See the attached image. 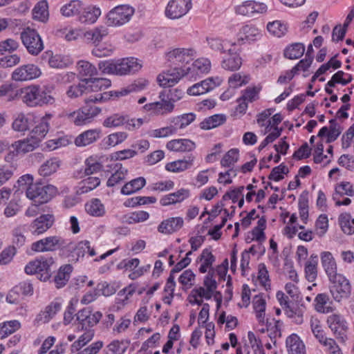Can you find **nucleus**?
I'll return each mask as SVG.
<instances>
[{"instance_id":"11","label":"nucleus","mask_w":354,"mask_h":354,"mask_svg":"<svg viewBox=\"0 0 354 354\" xmlns=\"http://www.w3.org/2000/svg\"><path fill=\"white\" fill-rule=\"evenodd\" d=\"M277 299H278L280 305L282 306L286 315L294 319V322L297 324H301L303 323V315H304V306H299L298 305H292L289 302L288 297L286 296L282 291H278L276 295Z\"/></svg>"},{"instance_id":"35","label":"nucleus","mask_w":354,"mask_h":354,"mask_svg":"<svg viewBox=\"0 0 354 354\" xmlns=\"http://www.w3.org/2000/svg\"><path fill=\"white\" fill-rule=\"evenodd\" d=\"M109 34L108 29L104 26L97 27L84 33V38L88 43L97 46L102 39Z\"/></svg>"},{"instance_id":"12","label":"nucleus","mask_w":354,"mask_h":354,"mask_svg":"<svg viewBox=\"0 0 354 354\" xmlns=\"http://www.w3.org/2000/svg\"><path fill=\"white\" fill-rule=\"evenodd\" d=\"M192 8V0H171L166 7L165 15L169 19L184 16Z\"/></svg>"},{"instance_id":"17","label":"nucleus","mask_w":354,"mask_h":354,"mask_svg":"<svg viewBox=\"0 0 354 354\" xmlns=\"http://www.w3.org/2000/svg\"><path fill=\"white\" fill-rule=\"evenodd\" d=\"M221 80L219 77H209L199 83L195 84L187 89L190 95H199L207 93L220 85Z\"/></svg>"},{"instance_id":"49","label":"nucleus","mask_w":354,"mask_h":354,"mask_svg":"<svg viewBox=\"0 0 354 354\" xmlns=\"http://www.w3.org/2000/svg\"><path fill=\"white\" fill-rule=\"evenodd\" d=\"M48 64L51 68H64L72 64V60L68 56L61 55H51Z\"/></svg>"},{"instance_id":"60","label":"nucleus","mask_w":354,"mask_h":354,"mask_svg":"<svg viewBox=\"0 0 354 354\" xmlns=\"http://www.w3.org/2000/svg\"><path fill=\"white\" fill-rule=\"evenodd\" d=\"M338 221L342 231L345 234H352L354 233V226L350 222V214H341L338 218Z\"/></svg>"},{"instance_id":"62","label":"nucleus","mask_w":354,"mask_h":354,"mask_svg":"<svg viewBox=\"0 0 354 354\" xmlns=\"http://www.w3.org/2000/svg\"><path fill=\"white\" fill-rule=\"evenodd\" d=\"M317 261H308L305 266L306 278L310 282L314 281L317 276Z\"/></svg>"},{"instance_id":"28","label":"nucleus","mask_w":354,"mask_h":354,"mask_svg":"<svg viewBox=\"0 0 354 354\" xmlns=\"http://www.w3.org/2000/svg\"><path fill=\"white\" fill-rule=\"evenodd\" d=\"M322 266L328 279L338 274L336 261L330 252H322L320 254Z\"/></svg>"},{"instance_id":"15","label":"nucleus","mask_w":354,"mask_h":354,"mask_svg":"<svg viewBox=\"0 0 354 354\" xmlns=\"http://www.w3.org/2000/svg\"><path fill=\"white\" fill-rule=\"evenodd\" d=\"M327 324L335 337L344 342L346 339L347 323L344 318L338 314L328 317Z\"/></svg>"},{"instance_id":"56","label":"nucleus","mask_w":354,"mask_h":354,"mask_svg":"<svg viewBox=\"0 0 354 354\" xmlns=\"http://www.w3.org/2000/svg\"><path fill=\"white\" fill-rule=\"evenodd\" d=\"M268 32L274 36L281 37L287 32V26L280 21L269 22L267 25Z\"/></svg>"},{"instance_id":"42","label":"nucleus","mask_w":354,"mask_h":354,"mask_svg":"<svg viewBox=\"0 0 354 354\" xmlns=\"http://www.w3.org/2000/svg\"><path fill=\"white\" fill-rule=\"evenodd\" d=\"M48 6L46 0L39 1L32 10L34 19L41 22H46L48 19Z\"/></svg>"},{"instance_id":"22","label":"nucleus","mask_w":354,"mask_h":354,"mask_svg":"<svg viewBox=\"0 0 354 354\" xmlns=\"http://www.w3.org/2000/svg\"><path fill=\"white\" fill-rule=\"evenodd\" d=\"M39 143L35 140L31 136L26 139L21 140L15 142L11 145L10 152L13 155H18L20 153H26L33 151L35 149L38 147Z\"/></svg>"},{"instance_id":"29","label":"nucleus","mask_w":354,"mask_h":354,"mask_svg":"<svg viewBox=\"0 0 354 354\" xmlns=\"http://www.w3.org/2000/svg\"><path fill=\"white\" fill-rule=\"evenodd\" d=\"M166 147L170 151L189 152L196 148V144L189 139H175L168 142Z\"/></svg>"},{"instance_id":"43","label":"nucleus","mask_w":354,"mask_h":354,"mask_svg":"<svg viewBox=\"0 0 354 354\" xmlns=\"http://www.w3.org/2000/svg\"><path fill=\"white\" fill-rule=\"evenodd\" d=\"M146 184V180L143 177L136 178L127 183L121 189V194L130 195L141 189Z\"/></svg>"},{"instance_id":"37","label":"nucleus","mask_w":354,"mask_h":354,"mask_svg":"<svg viewBox=\"0 0 354 354\" xmlns=\"http://www.w3.org/2000/svg\"><path fill=\"white\" fill-rule=\"evenodd\" d=\"M226 115L224 114H215L210 117L205 118L201 123L200 127L204 130H209L216 128L226 121Z\"/></svg>"},{"instance_id":"33","label":"nucleus","mask_w":354,"mask_h":354,"mask_svg":"<svg viewBox=\"0 0 354 354\" xmlns=\"http://www.w3.org/2000/svg\"><path fill=\"white\" fill-rule=\"evenodd\" d=\"M194 156L189 155L187 158L178 160L167 163L165 165L166 170L171 172H180L189 169L193 165Z\"/></svg>"},{"instance_id":"31","label":"nucleus","mask_w":354,"mask_h":354,"mask_svg":"<svg viewBox=\"0 0 354 354\" xmlns=\"http://www.w3.org/2000/svg\"><path fill=\"white\" fill-rule=\"evenodd\" d=\"M288 354H306L305 345L296 334L288 336L286 341Z\"/></svg>"},{"instance_id":"41","label":"nucleus","mask_w":354,"mask_h":354,"mask_svg":"<svg viewBox=\"0 0 354 354\" xmlns=\"http://www.w3.org/2000/svg\"><path fill=\"white\" fill-rule=\"evenodd\" d=\"M239 35L238 43L241 44L243 41H251L257 39V37L260 36V32L254 26L246 25L241 28Z\"/></svg>"},{"instance_id":"52","label":"nucleus","mask_w":354,"mask_h":354,"mask_svg":"<svg viewBox=\"0 0 354 354\" xmlns=\"http://www.w3.org/2000/svg\"><path fill=\"white\" fill-rule=\"evenodd\" d=\"M100 183L99 178L89 176L80 183L78 192L80 194L87 193L96 188Z\"/></svg>"},{"instance_id":"26","label":"nucleus","mask_w":354,"mask_h":354,"mask_svg":"<svg viewBox=\"0 0 354 354\" xmlns=\"http://www.w3.org/2000/svg\"><path fill=\"white\" fill-rule=\"evenodd\" d=\"M51 114H46L41 119L30 132V136L39 143L44 138L49 131V120L51 119Z\"/></svg>"},{"instance_id":"27","label":"nucleus","mask_w":354,"mask_h":354,"mask_svg":"<svg viewBox=\"0 0 354 354\" xmlns=\"http://www.w3.org/2000/svg\"><path fill=\"white\" fill-rule=\"evenodd\" d=\"M210 67V61L207 58L202 57L196 59L191 66H185V70L187 75L189 77H193L195 74H203L209 72Z\"/></svg>"},{"instance_id":"61","label":"nucleus","mask_w":354,"mask_h":354,"mask_svg":"<svg viewBox=\"0 0 354 354\" xmlns=\"http://www.w3.org/2000/svg\"><path fill=\"white\" fill-rule=\"evenodd\" d=\"M239 159V150L232 149L229 150L221 160V165L225 167L233 165Z\"/></svg>"},{"instance_id":"6","label":"nucleus","mask_w":354,"mask_h":354,"mask_svg":"<svg viewBox=\"0 0 354 354\" xmlns=\"http://www.w3.org/2000/svg\"><path fill=\"white\" fill-rule=\"evenodd\" d=\"M101 108L85 99V105L79 110L66 113V116L77 126L90 123L101 112Z\"/></svg>"},{"instance_id":"58","label":"nucleus","mask_w":354,"mask_h":354,"mask_svg":"<svg viewBox=\"0 0 354 354\" xmlns=\"http://www.w3.org/2000/svg\"><path fill=\"white\" fill-rule=\"evenodd\" d=\"M266 305V301L261 296H254L253 299V306L255 312L257 313V317L259 322H261L264 318Z\"/></svg>"},{"instance_id":"23","label":"nucleus","mask_w":354,"mask_h":354,"mask_svg":"<svg viewBox=\"0 0 354 354\" xmlns=\"http://www.w3.org/2000/svg\"><path fill=\"white\" fill-rule=\"evenodd\" d=\"M101 134L102 131L100 129L86 130L76 137L75 144L77 147H86L98 140Z\"/></svg>"},{"instance_id":"57","label":"nucleus","mask_w":354,"mask_h":354,"mask_svg":"<svg viewBox=\"0 0 354 354\" xmlns=\"http://www.w3.org/2000/svg\"><path fill=\"white\" fill-rule=\"evenodd\" d=\"M94 337V330L92 329L87 330L82 334L77 340L73 342L71 346L73 351H80L84 346L89 342Z\"/></svg>"},{"instance_id":"4","label":"nucleus","mask_w":354,"mask_h":354,"mask_svg":"<svg viewBox=\"0 0 354 354\" xmlns=\"http://www.w3.org/2000/svg\"><path fill=\"white\" fill-rule=\"evenodd\" d=\"M26 194L35 205L38 206L49 202L58 194V190L53 185H46L41 181H37L28 187Z\"/></svg>"},{"instance_id":"54","label":"nucleus","mask_w":354,"mask_h":354,"mask_svg":"<svg viewBox=\"0 0 354 354\" xmlns=\"http://www.w3.org/2000/svg\"><path fill=\"white\" fill-rule=\"evenodd\" d=\"M82 3L78 0H73L61 8L62 14L65 17H71L76 14H80Z\"/></svg>"},{"instance_id":"9","label":"nucleus","mask_w":354,"mask_h":354,"mask_svg":"<svg viewBox=\"0 0 354 354\" xmlns=\"http://www.w3.org/2000/svg\"><path fill=\"white\" fill-rule=\"evenodd\" d=\"M134 13V8L129 5H120L109 12L106 24L109 26H120L130 21Z\"/></svg>"},{"instance_id":"53","label":"nucleus","mask_w":354,"mask_h":354,"mask_svg":"<svg viewBox=\"0 0 354 354\" xmlns=\"http://www.w3.org/2000/svg\"><path fill=\"white\" fill-rule=\"evenodd\" d=\"M20 323L17 320L6 322L0 324V339H3L15 333L20 328Z\"/></svg>"},{"instance_id":"34","label":"nucleus","mask_w":354,"mask_h":354,"mask_svg":"<svg viewBox=\"0 0 354 354\" xmlns=\"http://www.w3.org/2000/svg\"><path fill=\"white\" fill-rule=\"evenodd\" d=\"M82 82L88 86V92H97L111 86V81L106 78H84Z\"/></svg>"},{"instance_id":"55","label":"nucleus","mask_w":354,"mask_h":354,"mask_svg":"<svg viewBox=\"0 0 354 354\" xmlns=\"http://www.w3.org/2000/svg\"><path fill=\"white\" fill-rule=\"evenodd\" d=\"M196 119V115L194 113H184L174 118L172 122L178 129H184Z\"/></svg>"},{"instance_id":"48","label":"nucleus","mask_w":354,"mask_h":354,"mask_svg":"<svg viewBox=\"0 0 354 354\" xmlns=\"http://www.w3.org/2000/svg\"><path fill=\"white\" fill-rule=\"evenodd\" d=\"M330 298L326 293L318 294L314 300L315 310L322 313H328L331 310V308L327 304L329 303Z\"/></svg>"},{"instance_id":"18","label":"nucleus","mask_w":354,"mask_h":354,"mask_svg":"<svg viewBox=\"0 0 354 354\" xmlns=\"http://www.w3.org/2000/svg\"><path fill=\"white\" fill-rule=\"evenodd\" d=\"M194 53L191 48H176L167 53V59L175 65L187 64L193 59Z\"/></svg>"},{"instance_id":"50","label":"nucleus","mask_w":354,"mask_h":354,"mask_svg":"<svg viewBox=\"0 0 354 354\" xmlns=\"http://www.w3.org/2000/svg\"><path fill=\"white\" fill-rule=\"evenodd\" d=\"M115 167H118V169L108 179L106 182L107 187H113L120 183L125 179L126 176L127 175V169L123 167L122 165L118 167V165H116Z\"/></svg>"},{"instance_id":"19","label":"nucleus","mask_w":354,"mask_h":354,"mask_svg":"<svg viewBox=\"0 0 354 354\" xmlns=\"http://www.w3.org/2000/svg\"><path fill=\"white\" fill-rule=\"evenodd\" d=\"M55 218L53 214H46L41 215L30 224V227L32 234L39 235L44 233L52 227Z\"/></svg>"},{"instance_id":"24","label":"nucleus","mask_w":354,"mask_h":354,"mask_svg":"<svg viewBox=\"0 0 354 354\" xmlns=\"http://www.w3.org/2000/svg\"><path fill=\"white\" fill-rule=\"evenodd\" d=\"M184 221L181 217H171L164 220L158 227V231L165 234H171L178 231L183 225Z\"/></svg>"},{"instance_id":"8","label":"nucleus","mask_w":354,"mask_h":354,"mask_svg":"<svg viewBox=\"0 0 354 354\" xmlns=\"http://www.w3.org/2000/svg\"><path fill=\"white\" fill-rule=\"evenodd\" d=\"M68 241L60 236H50L35 241L31 245V250L37 252H55L66 249Z\"/></svg>"},{"instance_id":"46","label":"nucleus","mask_w":354,"mask_h":354,"mask_svg":"<svg viewBox=\"0 0 354 354\" xmlns=\"http://www.w3.org/2000/svg\"><path fill=\"white\" fill-rule=\"evenodd\" d=\"M198 260L203 261L199 268L201 273H205L207 268H211L216 260L215 257L212 254L209 249L205 248L203 250Z\"/></svg>"},{"instance_id":"7","label":"nucleus","mask_w":354,"mask_h":354,"mask_svg":"<svg viewBox=\"0 0 354 354\" xmlns=\"http://www.w3.org/2000/svg\"><path fill=\"white\" fill-rule=\"evenodd\" d=\"M330 292L336 301H341L349 297L351 286L349 281L342 274H338L328 279Z\"/></svg>"},{"instance_id":"30","label":"nucleus","mask_w":354,"mask_h":354,"mask_svg":"<svg viewBox=\"0 0 354 354\" xmlns=\"http://www.w3.org/2000/svg\"><path fill=\"white\" fill-rule=\"evenodd\" d=\"M73 269V268L71 264L63 265L58 269L57 274L53 279L57 288H61L66 286L71 277Z\"/></svg>"},{"instance_id":"47","label":"nucleus","mask_w":354,"mask_h":354,"mask_svg":"<svg viewBox=\"0 0 354 354\" xmlns=\"http://www.w3.org/2000/svg\"><path fill=\"white\" fill-rule=\"evenodd\" d=\"M85 209L88 214L93 216H102L105 213L103 204L97 198L92 199L85 205Z\"/></svg>"},{"instance_id":"16","label":"nucleus","mask_w":354,"mask_h":354,"mask_svg":"<svg viewBox=\"0 0 354 354\" xmlns=\"http://www.w3.org/2000/svg\"><path fill=\"white\" fill-rule=\"evenodd\" d=\"M41 75L40 69L34 64H26L17 68L12 73V79L22 82L31 80Z\"/></svg>"},{"instance_id":"45","label":"nucleus","mask_w":354,"mask_h":354,"mask_svg":"<svg viewBox=\"0 0 354 354\" xmlns=\"http://www.w3.org/2000/svg\"><path fill=\"white\" fill-rule=\"evenodd\" d=\"M305 51V46L301 43H294L287 46L284 50V57L295 59L301 57Z\"/></svg>"},{"instance_id":"10","label":"nucleus","mask_w":354,"mask_h":354,"mask_svg":"<svg viewBox=\"0 0 354 354\" xmlns=\"http://www.w3.org/2000/svg\"><path fill=\"white\" fill-rule=\"evenodd\" d=\"M21 39L28 52L32 55H37L44 49L43 41L34 29H25L21 33Z\"/></svg>"},{"instance_id":"1","label":"nucleus","mask_w":354,"mask_h":354,"mask_svg":"<svg viewBox=\"0 0 354 354\" xmlns=\"http://www.w3.org/2000/svg\"><path fill=\"white\" fill-rule=\"evenodd\" d=\"M184 95L183 89L172 88L167 93L160 92L159 98L160 101L149 103L143 106L147 111H150L156 115H165L171 113L174 109V102L180 100Z\"/></svg>"},{"instance_id":"44","label":"nucleus","mask_w":354,"mask_h":354,"mask_svg":"<svg viewBox=\"0 0 354 354\" xmlns=\"http://www.w3.org/2000/svg\"><path fill=\"white\" fill-rule=\"evenodd\" d=\"M77 70L80 76L86 78H93L97 74V68L90 62L80 60L77 64Z\"/></svg>"},{"instance_id":"5","label":"nucleus","mask_w":354,"mask_h":354,"mask_svg":"<svg viewBox=\"0 0 354 354\" xmlns=\"http://www.w3.org/2000/svg\"><path fill=\"white\" fill-rule=\"evenodd\" d=\"M55 263L52 257H40L29 262L25 267V272L28 274H37L41 281H46L52 276Z\"/></svg>"},{"instance_id":"40","label":"nucleus","mask_w":354,"mask_h":354,"mask_svg":"<svg viewBox=\"0 0 354 354\" xmlns=\"http://www.w3.org/2000/svg\"><path fill=\"white\" fill-rule=\"evenodd\" d=\"M61 309V304L58 302H52L47 306L44 311H41L37 317L38 322L46 323L52 319Z\"/></svg>"},{"instance_id":"3","label":"nucleus","mask_w":354,"mask_h":354,"mask_svg":"<svg viewBox=\"0 0 354 354\" xmlns=\"http://www.w3.org/2000/svg\"><path fill=\"white\" fill-rule=\"evenodd\" d=\"M19 97L28 106L53 104L55 98L44 88L38 85H31L19 89Z\"/></svg>"},{"instance_id":"20","label":"nucleus","mask_w":354,"mask_h":354,"mask_svg":"<svg viewBox=\"0 0 354 354\" xmlns=\"http://www.w3.org/2000/svg\"><path fill=\"white\" fill-rule=\"evenodd\" d=\"M238 50L239 49H236V46L228 48V53L221 62L223 69L234 71L240 68L242 65V59L238 53Z\"/></svg>"},{"instance_id":"2","label":"nucleus","mask_w":354,"mask_h":354,"mask_svg":"<svg viewBox=\"0 0 354 354\" xmlns=\"http://www.w3.org/2000/svg\"><path fill=\"white\" fill-rule=\"evenodd\" d=\"M99 69L103 73L124 75L138 72L142 65L133 57L124 58L116 61H104L98 64Z\"/></svg>"},{"instance_id":"36","label":"nucleus","mask_w":354,"mask_h":354,"mask_svg":"<svg viewBox=\"0 0 354 354\" xmlns=\"http://www.w3.org/2000/svg\"><path fill=\"white\" fill-rule=\"evenodd\" d=\"M61 165V160L57 158L53 157L47 160L44 162L39 169V174L40 176L46 177L55 173Z\"/></svg>"},{"instance_id":"63","label":"nucleus","mask_w":354,"mask_h":354,"mask_svg":"<svg viewBox=\"0 0 354 354\" xmlns=\"http://www.w3.org/2000/svg\"><path fill=\"white\" fill-rule=\"evenodd\" d=\"M333 194L340 196H354V187L349 182H342L337 185L335 189V193Z\"/></svg>"},{"instance_id":"32","label":"nucleus","mask_w":354,"mask_h":354,"mask_svg":"<svg viewBox=\"0 0 354 354\" xmlns=\"http://www.w3.org/2000/svg\"><path fill=\"white\" fill-rule=\"evenodd\" d=\"M101 15L100 8L89 6L85 8L79 16V20L82 24H91L95 23Z\"/></svg>"},{"instance_id":"51","label":"nucleus","mask_w":354,"mask_h":354,"mask_svg":"<svg viewBox=\"0 0 354 354\" xmlns=\"http://www.w3.org/2000/svg\"><path fill=\"white\" fill-rule=\"evenodd\" d=\"M12 127L15 131L24 133L30 128L29 119L24 113H19L15 118Z\"/></svg>"},{"instance_id":"13","label":"nucleus","mask_w":354,"mask_h":354,"mask_svg":"<svg viewBox=\"0 0 354 354\" xmlns=\"http://www.w3.org/2000/svg\"><path fill=\"white\" fill-rule=\"evenodd\" d=\"M68 246L66 248L70 251V257L72 261L77 262L80 258H83L86 253H88L89 256L94 257L96 254L94 248L91 246L90 241L87 240L81 241L76 244L68 242Z\"/></svg>"},{"instance_id":"59","label":"nucleus","mask_w":354,"mask_h":354,"mask_svg":"<svg viewBox=\"0 0 354 354\" xmlns=\"http://www.w3.org/2000/svg\"><path fill=\"white\" fill-rule=\"evenodd\" d=\"M127 121V116L120 115L119 114H114L106 118L103 122V125L105 127H117L124 125Z\"/></svg>"},{"instance_id":"39","label":"nucleus","mask_w":354,"mask_h":354,"mask_svg":"<svg viewBox=\"0 0 354 354\" xmlns=\"http://www.w3.org/2000/svg\"><path fill=\"white\" fill-rule=\"evenodd\" d=\"M149 82L145 79H138L131 84L119 91H114L116 97L127 95L132 92H138L144 90L148 85Z\"/></svg>"},{"instance_id":"21","label":"nucleus","mask_w":354,"mask_h":354,"mask_svg":"<svg viewBox=\"0 0 354 354\" xmlns=\"http://www.w3.org/2000/svg\"><path fill=\"white\" fill-rule=\"evenodd\" d=\"M267 10V6L263 3L254 1H245L236 8V12L242 15L252 17L256 13H264Z\"/></svg>"},{"instance_id":"38","label":"nucleus","mask_w":354,"mask_h":354,"mask_svg":"<svg viewBox=\"0 0 354 354\" xmlns=\"http://www.w3.org/2000/svg\"><path fill=\"white\" fill-rule=\"evenodd\" d=\"M209 48L216 52L224 53L228 51L229 48L235 47L236 42H231L227 40H222L219 38L207 39Z\"/></svg>"},{"instance_id":"64","label":"nucleus","mask_w":354,"mask_h":354,"mask_svg":"<svg viewBox=\"0 0 354 354\" xmlns=\"http://www.w3.org/2000/svg\"><path fill=\"white\" fill-rule=\"evenodd\" d=\"M250 78L249 75L242 76L240 73H234L229 77L228 83L230 87L237 88L249 82Z\"/></svg>"},{"instance_id":"14","label":"nucleus","mask_w":354,"mask_h":354,"mask_svg":"<svg viewBox=\"0 0 354 354\" xmlns=\"http://www.w3.org/2000/svg\"><path fill=\"white\" fill-rule=\"evenodd\" d=\"M185 75H187V73L185 70V65H184L168 70L166 73L159 75L157 79L161 86L171 87Z\"/></svg>"},{"instance_id":"25","label":"nucleus","mask_w":354,"mask_h":354,"mask_svg":"<svg viewBox=\"0 0 354 354\" xmlns=\"http://www.w3.org/2000/svg\"><path fill=\"white\" fill-rule=\"evenodd\" d=\"M190 191L188 189L182 188L178 191L165 195L160 200V203L162 206H168L176 203H181L189 198Z\"/></svg>"}]
</instances>
